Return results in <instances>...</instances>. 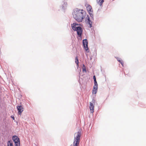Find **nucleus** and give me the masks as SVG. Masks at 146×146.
I'll return each mask as SVG.
<instances>
[{
    "label": "nucleus",
    "mask_w": 146,
    "mask_h": 146,
    "mask_svg": "<svg viewBox=\"0 0 146 146\" xmlns=\"http://www.w3.org/2000/svg\"><path fill=\"white\" fill-rule=\"evenodd\" d=\"M82 42L84 48L85 49L86 51L87 52H89V50L88 46V42L87 39H86L83 40Z\"/></svg>",
    "instance_id": "nucleus-2"
},
{
    "label": "nucleus",
    "mask_w": 146,
    "mask_h": 146,
    "mask_svg": "<svg viewBox=\"0 0 146 146\" xmlns=\"http://www.w3.org/2000/svg\"><path fill=\"white\" fill-rule=\"evenodd\" d=\"M86 7L87 10L89 14H91L93 12V10L92 9L91 6L89 4H87L86 5Z\"/></svg>",
    "instance_id": "nucleus-7"
},
{
    "label": "nucleus",
    "mask_w": 146,
    "mask_h": 146,
    "mask_svg": "<svg viewBox=\"0 0 146 146\" xmlns=\"http://www.w3.org/2000/svg\"><path fill=\"white\" fill-rule=\"evenodd\" d=\"M120 63L122 65V66H123V62L122 60L121 61V62H120Z\"/></svg>",
    "instance_id": "nucleus-20"
},
{
    "label": "nucleus",
    "mask_w": 146,
    "mask_h": 146,
    "mask_svg": "<svg viewBox=\"0 0 146 146\" xmlns=\"http://www.w3.org/2000/svg\"><path fill=\"white\" fill-rule=\"evenodd\" d=\"M80 142L76 141H74L73 143V146H78V145H79Z\"/></svg>",
    "instance_id": "nucleus-14"
},
{
    "label": "nucleus",
    "mask_w": 146,
    "mask_h": 146,
    "mask_svg": "<svg viewBox=\"0 0 146 146\" xmlns=\"http://www.w3.org/2000/svg\"><path fill=\"white\" fill-rule=\"evenodd\" d=\"M76 31H77L78 35L79 37H81L82 32V28L80 27H78L77 28V29Z\"/></svg>",
    "instance_id": "nucleus-6"
},
{
    "label": "nucleus",
    "mask_w": 146,
    "mask_h": 146,
    "mask_svg": "<svg viewBox=\"0 0 146 146\" xmlns=\"http://www.w3.org/2000/svg\"><path fill=\"white\" fill-rule=\"evenodd\" d=\"M94 86L98 87V85L96 80L94 81Z\"/></svg>",
    "instance_id": "nucleus-17"
},
{
    "label": "nucleus",
    "mask_w": 146,
    "mask_h": 146,
    "mask_svg": "<svg viewBox=\"0 0 146 146\" xmlns=\"http://www.w3.org/2000/svg\"><path fill=\"white\" fill-rule=\"evenodd\" d=\"M11 117L13 119V120H15V117L13 116H11Z\"/></svg>",
    "instance_id": "nucleus-21"
},
{
    "label": "nucleus",
    "mask_w": 146,
    "mask_h": 146,
    "mask_svg": "<svg viewBox=\"0 0 146 146\" xmlns=\"http://www.w3.org/2000/svg\"><path fill=\"white\" fill-rule=\"evenodd\" d=\"M75 135L76 137H75L74 141H80V138L81 136V132L80 131H79L78 132L76 133L75 134Z\"/></svg>",
    "instance_id": "nucleus-3"
},
{
    "label": "nucleus",
    "mask_w": 146,
    "mask_h": 146,
    "mask_svg": "<svg viewBox=\"0 0 146 146\" xmlns=\"http://www.w3.org/2000/svg\"><path fill=\"white\" fill-rule=\"evenodd\" d=\"M15 146H20V141L15 142Z\"/></svg>",
    "instance_id": "nucleus-16"
},
{
    "label": "nucleus",
    "mask_w": 146,
    "mask_h": 146,
    "mask_svg": "<svg viewBox=\"0 0 146 146\" xmlns=\"http://www.w3.org/2000/svg\"><path fill=\"white\" fill-rule=\"evenodd\" d=\"M75 63H76V64H77V65L78 66V63H79V61H78V58L77 56H76L75 58Z\"/></svg>",
    "instance_id": "nucleus-15"
},
{
    "label": "nucleus",
    "mask_w": 146,
    "mask_h": 146,
    "mask_svg": "<svg viewBox=\"0 0 146 146\" xmlns=\"http://www.w3.org/2000/svg\"><path fill=\"white\" fill-rule=\"evenodd\" d=\"M86 16V13L83 10H79L75 12L73 16L75 19L77 21L81 22Z\"/></svg>",
    "instance_id": "nucleus-1"
},
{
    "label": "nucleus",
    "mask_w": 146,
    "mask_h": 146,
    "mask_svg": "<svg viewBox=\"0 0 146 146\" xmlns=\"http://www.w3.org/2000/svg\"><path fill=\"white\" fill-rule=\"evenodd\" d=\"M17 110L18 111L19 114L21 115L22 112L23 110V108L21 106H18L17 107Z\"/></svg>",
    "instance_id": "nucleus-8"
},
{
    "label": "nucleus",
    "mask_w": 146,
    "mask_h": 146,
    "mask_svg": "<svg viewBox=\"0 0 146 146\" xmlns=\"http://www.w3.org/2000/svg\"><path fill=\"white\" fill-rule=\"evenodd\" d=\"M117 60L119 62H120L122 60L121 59L118 58H117Z\"/></svg>",
    "instance_id": "nucleus-18"
},
{
    "label": "nucleus",
    "mask_w": 146,
    "mask_h": 146,
    "mask_svg": "<svg viewBox=\"0 0 146 146\" xmlns=\"http://www.w3.org/2000/svg\"><path fill=\"white\" fill-rule=\"evenodd\" d=\"M84 70H85V71H86V70L85 68H83V71H84Z\"/></svg>",
    "instance_id": "nucleus-22"
},
{
    "label": "nucleus",
    "mask_w": 146,
    "mask_h": 146,
    "mask_svg": "<svg viewBox=\"0 0 146 146\" xmlns=\"http://www.w3.org/2000/svg\"><path fill=\"white\" fill-rule=\"evenodd\" d=\"M85 21L87 24L89 25L90 27H91L92 26V23L91 21L90 20V18L88 15L86 17Z\"/></svg>",
    "instance_id": "nucleus-5"
},
{
    "label": "nucleus",
    "mask_w": 146,
    "mask_h": 146,
    "mask_svg": "<svg viewBox=\"0 0 146 146\" xmlns=\"http://www.w3.org/2000/svg\"><path fill=\"white\" fill-rule=\"evenodd\" d=\"M7 146H13V143L11 141H8L7 143Z\"/></svg>",
    "instance_id": "nucleus-13"
},
{
    "label": "nucleus",
    "mask_w": 146,
    "mask_h": 146,
    "mask_svg": "<svg viewBox=\"0 0 146 146\" xmlns=\"http://www.w3.org/2000/svg\"><path fill=\"white\" fill-rule=\"evenodd\" d=\"M94 102L95 101L93 100L92 102H90V112L92 113H93L94 111Z\"/></svg>",
    "instance_id": "nucleus-4"
},
{
    "label": "nucleus",
    "mask_w": 146,
    "mask_h": 146,
    "mask_svg": "<svg viewBox=\"0 0 146 146\" xmlns=\"http://www.w3.org/2000/svg\"><path fill=\"white\" fill-rule=\"evenodd\" d=\"M12 139L14 143L20 141L19 139L17 136H13V137Z\"/></svg>",
    "instance_id": "nucleus-9"
},
{
    "label": "nucleus",
    "mask_w": 146,
    "mask_h": 146,
    "mask_svg": "<svg viewBox=\"0 0 146 146\" xmlns=\"http://www.w3.org/2000/svg\"><path fill=\"white\" fill-rule=\"evenodd\" d=\"M78 25L76 23H74L72 25H71V27L73 30L74 31H76L77 28L78 27H77L76 26Z\"/></svg>",
    "instance_id": "nucleus-10"
},
{
    "label": "nucleus",
    "mask_w": 146,
    "mask_h": 146,
    "mask_svg": "<svg viewBox=\"0 0 146 146\" xmlns=\"http://www.w3.org/2000/svg\"><path fill=\"white\" fill-rule=\"evenodd\" d=\"M93 78L94 80V81L96 80V79L95 76H94L93 77Z\"/></svg>",
    "instance_id": "nucleus-19"
},
{
    "label": "nucleus",
    "mask_w": 146,
    "mask_h": 146,
    "mask_svg": "<svg viewBox=\"0 0 146 146\" xmlns=\"http://www.w3.org/2000/svg\"><path fill=\"white\" fill-rule=\"evenodd\" d=\"M96 1L98 4L100 6H101L104 2V0H97Z\"/></svg>",
    "instance_id": "nucleus-12"
},
{
    "label": "nucleus",
    "mask_w": 146,
    "mask_h": 146,
    "mask_svg": "<svg viewBox=\"0 0 146 146\" xmlns=\"http://www.w3.org/2000/svg\"><path fill=\"white\" fill-rule=\"evenodd\" d=\"M98 87L94 86L92 90V93L93 94H96L98 90Z\"/></svg>",
    "instance_id": "nucleus-11"
}]
</instances>
